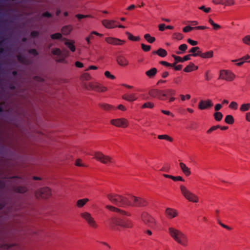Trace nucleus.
I'll use <instances>...</instances> for the list:
<instances>
[{
	"instance_id": "53",
	"label": "nucleus",
	"mask_w": 250,
	"mask_h": 250,
	"mask_svg": "<svg viewBox=\"0 0 250 250\" xmlns=\"http://www.w3.org/2000/svg\"><path fill=\"white\" fill-rule=\"evenodd\" d=\"M211 2L215 5L225 4L224 0H211Z\"/></svg>"
},
{
	"instance_id": "37",
	"label": "nucleus",
	"mask_w": 250,
	"mask_h": 250,
	"mask_svg": "<svg viewBox=\"0 0 250 250\" xmlns=\"http://www.w3.org/2000/svg\"><path fill=\"white\" fill-rule=\"evenodd\" d=\"M94 35L99 36L100 37H102L103 36V35L102 34L99 33L96 31H93L90 32L89 35H88L90 39L92 40L94 39Z\"/></svg>"
},
{
	"instance_id": "54",
	"label": "nucleus",
	"mask_w": 250,
	"mask_h": 250,
	"mask_svg": "<svg viewBox=\"0 0 250 250\" xmlns=\"http://www.w3.org/2000/svg\"><path fill=\"white\" fill-rule=\"evenodd\" d=\"M198 9L203 11L206 13H208L211 11V8L210 7H206L204 5L199 7Z\"/></svg>"
},
{
	"instance_id": "16",
	"label": "nucleus",
	"mask_w": 250,
	"mask_h": 250,
	"mask_svg": "<svg viewBox=\"0 0 250 250\" xmlns=\"http://www.w3.org/2000/svg\"><path fill=\"white\" fill-rule=\"evenodd\" d=\"M104 40L107 43L113 45H122L125 43L124 40L112 37H105Z\"/></svg>"
},
{
	"instance_id": "6",
	"label": "nucleus",
	"mask_w": 250,
	"mask_h": 250,
	"mask_svg": "<svg viewBox=\"0 0 250 250\" xmlns=\"http://www.w3.org/2000/svg\"><path fill=\"white\" fill-rule=\"evenodd\" d=\"M106 197L111 203L120 207H125V196L110 193L106 195Z\"/></svg>"
},
{
	"instance_id": "8",
	"label": "nucleus",
	"mask_w": 250,
	"mask_h": 250,
	"mask_svg": "<svg viewBox=\"0 0 250 250\" xmlns=\"http://www.w3.org/2000/svg\"><path fill=\"white\" fill-rule=\"evenodd\" d=\"M110 124L116 127L125 128L128 126L129 122L127 119L124 118H120L111 119Z\"/></svg>"
},
{
	"instance_id": "27",
	"label": "nucleus",
	"mask_w": 250,
	"mask_h": 250,
	"mask_svg": "<svg viewBox=\"0 0 250 250\" xmlns=\"http://www.w3.org/2000/svg\"><path fill=\"white\" fill-rule=\"evenodd\" d=\"M157 70L156 68H152L146 72V75L150 78H153L156 74Z\"/></svg>"
},
{
	"instance_id": "19",
	"label": "nucleus",
	"mask_w": 250,
	"mask_h": 250,
	"mask_svg": "<svg viewBox=\"0 0 250 250\" xmlns=\"http://www.w3.org/2000/svg\"><path fill=\"white\" fill-rule=\"evenodd\" d=\"M116 61L117 63L122 67H126L129 64L127 59L123 55H119L117 57Z\"/></svg>"
},
{
	"instance_id": "43",
	"label": "nucleus",
	"mask_w": 250,
	"mask_h": 250,
	"mask_svg": "<svg viewBox=\"0 0 250 250\" xmlns=\"http://www.w3.org/2000/svg\"><path fill=\"white\" fill-rule=\"evenodd\" d=\"M15 190L18 192L24 193L27 190V188L25 187L20 186V187H18L16 188L15 189Z\"/></svg>"
},
{
	"instance_id": "2",
	"label": "nucleus",
	"mask_w": 250,
	"mask_h": 250,
	"mask_svg": "<svg viewBox=\"0 0 250 250\" xmlns=\"http://www.w3.org/2000/svg\"><path fill=\"white\" fill-rule=\"evenodd\" d=\"M109 226L112 228L120 227L124 229L132 228V221L129 219H123L117 217H112L109 220Z\"/></svg>"
},
{
	"instance_id": "7",
	"label": "nucleus",
	"mask_w": 250,
	"mask_h": 250,
	"mask_svg": "<svg viewBox=\"0 0 250 250\" xmlns=\"http://www.w3.org/2000/svg\"><path fill=\"white\" fill-rule=\"evenodd\" d=\"M80 216L86 221L90 227L94 229L97 228L98 224L89 212L87 211H83L81 213Z\"/></svg>"
},
{
	"instance_id": "22",
	"label": "nucleus",
	"mask_w": 250,
	"mask_h": 250,
	"mask_svg": "<svg viewBox=\"0 0 250 250\" xmlns=\"http://www.w3.org/2000/svg\"><path fill=\"white\" fill-rule=\"evenodd\" d=\"M73 29V27L71 25L64 26L61 29L62 34L64 36H67L71 33Z\"/></svg>"
},
{
	"instance_id": "24",
	"label": "nucleus",
	"mask_w": 250,
	"mask_h": 250,
	"mask_svg": "<svg viewBox=\"0 0 250 250\" xmlns=\"http://www.w3.org/2000/svg\"><path fill=\"white\" fill-rule=\"evenodd\" d=\"M89 199L88 198H83L81 199L78 200L76 203V207L78 208H82L84 206L89 202Z\"/></svg>"
},
{
	"instance_id": "11",
	"label": "nucleus",
	"mask_w": 250,
	"mask_h": 250,
	"mask_svg": "<svg viewBox=\"0 0 250 250\" xmlns=\"http://www.w3.org/2000/svg\"><path fill=\"white\" fill-rule=\"evenodd\" d=\"M118 22L116 21L113 20L104 19L101 21V23L104 27L106 29H110L115 28L116 27L125 28V26L118 24Z\"/></svg>"
},
{
	"instance_id": "48",
	"label": "nucleus",
	"mask_w": 250,
	"mask_h": 250,
	"mask_svg": "<svg viewBox=\"0 0 250 250\" xmlns=\"http://www.w3.org/2000/svg\"><path fill=\"white\" fill-rule=\"evenodd\" d=\"M220 126L219 125H214V126H211L210 128H209L207 131V133L208 134H211L213 131L216 130V129H217L218 128H220Z\"/></svg>"
},
{
	"instance_id": "17",
	"label": "nucleus",
	"mask_w": 250,
	"mask_h": 250,
	"mask_svg": "<svg viewBox=\"0 0 250 250\" xmlns=\"http://www.w3.org/2000/svg\"><path fill=\"white\" fill-rule=\"evenodd\" d=\"M52 53L53 54L57 55L58 57L56 58V61L59 62H65V57L67 56L63 57L61 56L62 51L59 48H53L52 49Z\"/></svg>"
},
{
	"instance_id": "10",
	"label": "nucleus",
	"mask_w": 250,
	"mask_h": 250,
	"mask_svg": "<svg viewBox=\"0 0 250 250\" xmlns=\"http://www.w3.org/2000/svg\"><path fill=\"white\" fill-rule=\"evenodd\" d=\"M90 89L96 92L104 93L107 91V87L98 82H92L88 83Z\"/></svg>"
},
{
	"instance_id": "23",
	"label": "nucleus",
	"mask_w": 250,
	"mask_h": 250,
	"mask_svg": "<svg viewBox=\"0 0 250 250\" xmlns=\"http://www.w3.org/2000/svg\"><path fill=\"white\" fill-rule=\"evenodd\" d=\"M198 69V67L195 65L193 62H190L184 69V71L187 73L191 72L193 71L197 70Z\"/></svg>"
},
{
	"instance_id": "57",
	"label": "nucleus",
	"mask_w": 250,
	"mask_h": 250,
	"mask_svg": "<svg viewBox=\"0 0 250 250\" xmlns=\"http://www.w3.org/2000/svg\"><path fill=\"white\" fill-rule=\"evenodd\" d=\"M172 180L174 181H182L184 182L185 180L183 178L180 176H172Z\"/></svg>"
},
{
	"instance_id": "33",
	"label": "nucleus",
	"mask_w": 250,
	"mask_h": 250,
	"mask_svg": "<svg viewBox=\"0 0 250 250\" xmlns=\"http://www.w3.org/2000/svg\"><path fill=\"white\" fill-rule=\"evenodd\" d=\"M154 104L153 103L151 102H147L143 104L141 107L142 109L150 108L152 109L154 107Z\"/></svg>"
},
{
	"instance_id": "58",
	"label": "nucleus",
	"mask_w": 250,
	"mask_h": 250,
	"mask_svg": "<svg viewBox=\"0 0 250 250\" xmlns=\"http://www.w3.org/2000/svg\"><path fill=\"white\" fill-rule=\"evenodd\" d=\"M141 48L144 51H148L150 50L151 46L150 45H146L144 43L141 44Z\"/></svg>"
},
{
	"instance_id": "63",
	"label": "nucleus",
	"mask_w": 250,
	"mask_h": 250,
	"mask_svg": "<svg viewBox=\"0 0 250 250\" xmlns=\"http://www.w3.org/2000/svg\"><path fill=\"white\" fill-rule=\"evenodd\" d=\"M187 42L188 43H189L190 44L193 46L196 45L198 44V42L197 41H193L190 39H188L187 40Z\"/></svg>"
},
{
	"instance_id": "46",
	"label": "nucleus",
	"mask_w": 250,
	"mask_h": 250,
	"mask_svg": "<svg viewBox=\"0 0 250 250\" xmlns=\"http://www.w3.org/2000/svg\"><path fill=\"white\" fill-rule=\"evenodd\" d=\"M62 34L60 33H57L53 34H52L50 36L52 40H59L62 39Z\"/></svg>"
},
{
	"instance_id": "31",
	"label": "nucleus",
	"mask_w": 250,
	"mask_h": 250,
	"mask_svg": "<svg viewBox=\"0 0 250 250\" xmlns=\"http://www.w3.org/2000/svg\"><path fill=\"white\" fill-rule=\"evenodd\" d=\"M100 107L101 108H102L104 110H106V111H110L114 110L115 108L112 105L107 104H103L100 105Z\"/></svg>"
},
{
	"instance_id": "30",
	"label": "nucleus",
	"mask_w": 250,
	"mask_h": 250,
	"mask_svg": "<svg viewBox=\"0 0 250 250\" xmlns=\"http://www.w3.org/2000/svg\"><path fill=\"white\" fill-rule=\"evenodd\" d=\"M125 34L127 35L128 39L130 41L137 42L140 40V38L139 36H134L128 32H126Z\"/></svg>"
},
{
	"instance_id": "9",
	"label": "nucleus",
	"mask_w": 250,
	"mask_h": 250,
	"mask_svg": "<svg viewBox=\"0 0 250 250\" xmlns=\"http://www.w3.org/2000/svg\"><path fill=\"white\" fill-rule=\"evenodd\" d=\"M51 195V190L48 187L41 188L35 192V196L38 199H47Z\"/></svg>"
},
{
	"instance_id": "21",
	"label": "nucleus",
	"mask_w": 250,
	"mask_h": 250,
	"mask_svg": "<svg viewBox=\"0 0 250 250\" xmlns=\"http://www.w3.org/2000/svg\"><path fill=\"white\" fill-rule=\"evenodd\" d=\"M122 98L123 99L128 102H133L138 99V97L135 93L124 94Z\"/></svg>"
},
{
	"instance_id": "25",
	"label": "nucleus",
	"mask_w": 250,
	"mask_h": 250,
	"mask_svg": "<svg viewBox=\"0 0 250 250\" xmlns=\"http://www.w3.org/2000/svg\"><path fill=\"white\" fill-rule=\"evenodd\" d=\"M188 52L192 53L190 54L192 56L196 57L200 56L201 50H200V48L199 47L196 46L192 47Z\"/></svg>"
},
{
	"instance_id": "52",
	"label": "nucleus",
	"mask_w": 250,
	"mask_h": 250,
	"mask_svg": "<svg viewBox=\"0 0 250 250\" xmlns=\"http://www.w3.org/2000/svg\"><path fill=\"white\" fill-rule=\"evenodd\" d=\"M229 108L233 109V110H236L238 108V104L236 102H231L229 105Z\"/></svg>"
},
{
	"instance_id": "1",
	"label": "nucleus",
	"mask_w": 250,
	"mask_h": 250,
	"mask_svg": "<svg viewBox=\"0 0 250 250\" xmlns=\"http://www.w3.org/2000/svg\"><path fill=\"white\" fill-rule=\"evenodd\" d=\"M167 233L172 240L180 246L186 247L188 245L189 240L187 235L175 226H169Z\"/></svg>"
},
{
	"instance_id": "3",
	"label": "nucleus",
	"mask_w": 250,
	"mask_h": 250,
	"mask_svg": "<svg viewBox=\"0 0 250 250\" xmlns=\"http://www.w3.org/2000/svg\"><path fill=\"white\" fill-rule=\"evenodd\" d=\"M179 190L181 195L188 202L193 203L199 202V197L190 191L186 186L184 185H180Z\"/></svg>"
},
{
	"instance_id": "18",
	"label": "nucleus",
	"mask_w": 250,
	"mask_h": 250,
	"mask_svg": "<svg viewBox=\"0 0 250 250\" xmlns=\"http://www.w3.org/2000/svg\"><path fill=\"white\" fill-rule=\"evenodd\" d=\"M64 44L72 52H74L76 51L75 41L73 40L63 38Z\"/></svg>"
},
{
	"instance_id": "40",
	"label": "nucleus",
	"mask_w": 250,
	"mask_h": 250,
	"mask_svg": "<svg viewBox=\"0 0 250 250\" xmlns=\"http://www.w3.org/2000/svg\"><path fill=\"white\" fill-rule=\"evenodd\" d=\"M225 121L227 124L231 125L234 123V119L231 115H229L226 116Z\"/></svg>"
},
{
	"instance_id": "50",
	"label": "nucleus",
	"mask_w": 250,
	"mask_h": 250,
	"mask_svg": "<svg viewBox=\"0 0 250 250\" xmlns=\"http://www.w3.org/2000/svg\"><path fill=\"white\" fill-rule=\"evenodd\" d=\"M167 96L165 90H159L158 98L160 100H163L164 97Z\"/></svg>"
},
{
	"instance_id": "44",
	"label": "nucleus",
	"mask_w": 250,
	"mask_h": 250,
	"mask_svg": "<svg viewBox=\"0 0 250 250\" xmlns=\"http://www.w3.org/2000/svg\"><path fill=\"white\" fill-rule=\"evenodd\" d=\"M159 90L152 89L149 92V94L152 97H158Z\"/></svg>"
},
{
	"instance_id": "49",
	"label": "nucleus",
	"mask_w": 250,
	"mask_h": 250,
	"mask_svg": "<svg viewBox=\"0 0 250 250\" xmlns=\"http://www.w3.org/2000/svg\"><path fill=\"white\" fill-rule=\"evenodd\" d=\"M104 75L106 78L110 80H114L115 79V77L111 74L110 72L108 71H106L104 73Z\"/></svg>"
},
{
	"instance_id": "26",
	"label": "nucleus",
	"mask_w": 250,
	"mask_h": 250,
	"mask_svg": "<svg viewBox=\"0 0 250 250\" xmlns=\"http://www.w3.org/2000/svg\"><path fill=\"white\" fill-rule=\"evenodd\" d=\"M213 52L212 50H209L205 53H202L201 51L200 54V56L201 58L203 59H209L213 57Z\"/></svg>"
},
{
	"instance_id": "35",
	"label": "nucleus",
	"mask_w": 250,
	"mask_h": 250,
	"mask_svg": "<svg viewBox=\"0 0 250 250\" xmlns=\"http://www.w3.org/2000/svg\"><path fill=\"white\" fill-rule=\"evenodd\" d=\"M144 38L149 43H152L155 41V38L151 37L150 34H146L144 35Z\"/></svg>"
},
{
	"instance_id": "20",
	"label": "nucleus",
	"mask_w": 250,
	"mask_h": 250,
	"mask_svg": "<svg viewBox=\"0 0 250 250\" xmlns=\"http://www.w3.org/2000/svg\"><path fill=\"white\" fill-rule=\"evenodd\" d=\"M179 167L183 173L187 177L190 176L191 174V171L189 167H188L183 162L179 163Z\"/></svg>"
},
{
	"instance_id": "61",
	"label": "nucleus",
	"mask_w": 250,
	"mask_h": 250,
	"mask_svg": "<svg viewBox=\"0 0 250 250\" xmlns=\"http://www.w3.org/2000/svg\"><path fill=\"white\" fill-rule=\"evenodd\" d=\"M76 17L79 19H81L85 18H92V16H91L90 15H81V14H77L76 15Z\"/></svg>"
},
{
	"instance_id": "47",
	"label": "nucleus",
	"mask_w": 250,
	"mask_h": 250,
	"mask_svg": "<svg viewBox=\"0 0 250 250\" xmlns=\"http://www.w3.org/2000/svg\"><path fill=\"white\" fill-rule=\"evenodd\" d=\"M180 98L182 102H184L186 100H189L190 99L191 96L188 94L186 95L180 94Z\"/></svg>"
},
{
	"instance_id": "55",
	"label": "nucleus",
	"mask_w": 250,
	"mask_h": 250,
	"mask_svg": "<svg viewBox=\"0 0 250 250\" xmlns=\"http://www.w3.org/2000/svg\"><path fill=\"white\" fill-rule=\"evenodd\" d=\"M166 93L167 95L173 96L175 94V91L172 89H167L165 90Z\"/></svg>"
},
{
	"instance_id": "4",
	"label": "nucleus",
	"mask_w": 250,
	"mask_h": 250,
	"mask_svg": "<svg viewBox=\"0 0 250 250\" xmlns=\"http://www.w3.org/2000/svg\"><path fill=\"white\" fill-rule=\"evenodd\" d=\"M125 197V206L144 207L146 205V201L140 197L132 195H127Z\"/></svg>"
},
{
	"instance_id": "28",
	"label": "nucleus",
	"mask_w": 250,
	"mask_h": 250,
	"mask_svg": "<svg viewBox=\"0 0 250 250\" xmlns=\"http://www.w3.org/2000/svg\"><path fill=\"white\" fill-rule=\"evenodd\" d=\"M157 137L160 140H165L169 142H172L173 141L171 137L167 134L159 135Z\"/></svg>"
},
{
	"instance_id": "42",
	"label": "nucleus",
	"mask_w": 250,
	"mask_h": 250,
	"mask_svg": "<svg viewBox=\"0 0 250 250\" xmlns=\"http://www.w3.org/2000/svg\"><path fill=\"white\" fill-rule=\"evenodd\" d=\"M184 36L182 34L180 33H174L172 35V38L177 40H181L183 39Z\"/></svg>"
},
{
	"instance_id": "15",
	"label": "nucleus",
	"mask_w": 250,
	"mask_h": 250,
	"mask_svg": "<svg viewBox=\"0 0 250 250\" xmlns=\"http://www.w3.org/2000/svg\"><path fill=\"white\" fill-rule=\"evenodd\" d=\"M165 214L167 218L172 219L177 217L179 215V212L174 208H167L165 209Z\"/></svg>"
},
{
	"instance_id": "51",
	"label": "nucleus",
	"mask_w": 250,
	"mask_h": 250,
	"mask_svg": "<svg viewBox=\"0 0 250 250\" xmlns=\"http://www.w3.org/2000/svg\"><path fill=\"white\" fill-rule=\"evenodd\" d=\"M117 212L119 213L121 215L123 216H130L131 213L130 212L127 211L126 210H122L119 208V211H118Z\"/></svg>"
},
{
	"instance_id": "34",
	"label": "nucleus",
	"mask_w": 250,
	"mask_h": 250,
	"mask_svg": "<svg viewBox=\"0 0 250 250\" xmlns=\"http://www.w3.org/2000/svg\"><path fill=\"white\" fill-rule=\"evenodd\" d=\"M250 109V103H247V104H242L240 107V110L241 112H245L249 110Z\"/></svg>"
},
{
	"instance_id": "64",
	"label": "nucleus",
	"mask_w": 250,
	"mask_h": 250,
	"mask_svg": "<svg viewBox=\"0 0 250 250\" xmlns=\"http://www.w3.org/2000/svg\"><path fill=\"white\" fill-rule=\"evenodd\" d=\"M250 59V55L247 54L241 58L238 59V61H243L244 60L245 62H247L248 60Z\"/></svg>"
},
{
	"instance_id": "5",
	"label": "nucleus",
	"mask_w": 250,
	"mask_h": 250,
	"mask_svg": "<svg viewBox=\"0 0 250 250\" xmlns=\"http://www.w3.org/2000/svg\"><path fill=\"white\" fill-rule=\"evenodd\" d=\"M94 158L100 162L107 165H111L115 163L114 159L108 155L98 151L94 154Z\"/></svg>"
},
{
	"instance_id": "62",
	"label": "nucleus",
	"mask_w": 250,
	"mask_h": 250,
	"mask_svg": "<svg viewBox=\"0 0 250 250\" xmlns=\"http://www.w3.org/2000/svg\"><path fill=\"white\" fill-rule=\"evenodd\" d=\"M75 165L79 167H83V161L82 160L78 159H77L75 161Z\"/></svg>"
},
{
	"instance_id": "39",
	"label": "nucleus",
	"mask_w": 250,
	"mask_h": 250,
	"mask_svg": "<svg viewBox=\"0 0 250 250\" xmlns=\"http://www.w3.org/2000/svg\"><path fill=\"white\" fill-rule=\"evenodd\" d=\"M242 42L247 45H250V35L245 36L242 39Z\"/></svg>"
},
{
	"instance_id": "56",
	"label": "nucleus",
	"mask_w": 250,
	"mask_h": 250,
	"mask_svg": "<svg viewBox=\"0 0 250 250\" xmlns=\"http://www.w3.org/2000/svg\"><path fill=\"white\" fill-rule=\"evenodd\" d=\"M172 57L174 58L175 60V64L178 62H183L182 58L180 56H176L175 55H172Z\"/></svg>"
},
{
	"instance_id": "59",
	"label": "nucleus",
	"mask_w": 250,
	"mask_h": 250,
	"mask_svg": "<svg viewBox=\"0 0 250 250\" xmlns=\"http://www.w3.org/2000/svg\"><path fill=\"white\" fill-rule=\"evenodd\" d=\"M160 63L165 66H167V67H169V66H174V65L175 64V63H169L166 61H161L160 62Z\"/></svg>"
},
{
	"instance_id": "36",
	"label": "nucleus",
	"mask_w": 250,
	"mask_h": 250,
	"mask_svg": "<svg viewBox=\"0 0 250 250\" xmlns=\"http://www.w3.org/2000/svg\"><path fill=\"white\" fill-rule=\"evenodd\" d=\"M187 48H188V46L187 44H182L179 46V50H180V51L176 52V53L177 54H182L183 52L186 51V50L187 49Z\"/></svg>"
},
{
	"instance_id": "60",
	"label": "nucleus",
	"mask_w": 250,
	"mask_h": 250,
	"mask_svg": "<svg viewBox=\"0 0 250 250\" xmlns=\"http://www.w3.org/2000/svg\"><path fill=\"white\" fill-rule=\"evenodd\" d=\"M193 29H194V27H192L189 26H187L183 28V31L184 32L187 33L190 32Z\"/></svg>"
},
{
	"instance_id": "29",
	"label": "nucleus",
	"mask_w": 250,
	"mask_h": 250,
	"mask_svg": "<svg viewBox=\"0 0 250 250\" xmlns=\"http://www.w3.org/2000/svg\"><path fill=\"white\" fill-rule=\"evenodd\" d=\"M153 54H157L160 57H164L167 55V52L164 49L159 48L158 50L154 51Z\"/></svg>"
},
{
	"instance_id": "32",
	"label": "nucleus",
	"mask_w": 250,
	"mask_h": 250,
	"mask_svg": "<svg viewBox=\"0 0 250 250\" xmlns=\"http://www.w3.org/2000/svg\"><path fill=\"white\" fill-rule=\"evenodd\" d=\"M208 21L209 24L212 25L213 29L217 30L221 28V26L220 25L215 23L211 19L209 18Z\"/></svg>"
},
{
	"instance_id": "13",
	"label": "nucleus",
	"mask_w": 250,
	"mask_h": 250,
	"mask_svg": "<svg viewBox=\"0 0 250 250\" xmlns=\"http://www.w3.org/2000/svg\"><path fill=\"white\" fill-rule=\"evenodd\" d=\"M213 105V102L210 99L201 100L199 102L198 108L201 110L208 109L212 107Z\"/></svg>"
},
{
	"instance_id": "41",
	"label": "nucleus",
	"mask_w": 250,
	"mask_h": 250,
	"mask_svg": "<svg viewBox=\"0 0 250 250\" xmlns=\"http://www.w3.org/2000/svg\"><path fill=\"white\" fill-rule=\"evenodd\" d=\"M224 5L226 6H232L236 4L235 0H224Z\"/></svg>"
},
{
	"instance_id": "38",
	"label": "nucleus",
	"mask_w": 250,
	"mask_h": 250,
	"mask_svg": "<svg viewBox=\"0 0 250 250\" xmlns=\"http://www.w3.org/2000/svg\"><path fill=\"white\" fill-rule=\"evenodd\" d=\"M105 208L106 209H107L110 211H112V212H117L118 211H119V208H116L114 206H111V205H105Z\"/></svg>"
},
{
	"instance_id": "12",
	"label": "nucleus",
	"mask_w": 250,
	"mask_h": 250,
	"mask_svg": "<svg viewBox=\"0 0 250 250\" xmlns=\"http://www.w3.org/2000/svg\"><path fill=\"white\" fill-rule=\"evenodd\" d=\"M236 76L235 75L229 70H222L220 71L219 79L231 82L233 81Z\"/></svg>"
},
{
	"instance_id": "45",
	"label": "nucleus",
	"mask_w": 250,
	"mask_h": 250,
	"mask_svg": "<svg viewBox=\"0 0 250 250\" xmlns=\"http://www.w3.org/2000/svg\"><path fill=\"white\" fill-rule=\"evenodd\" d=\"M214 117L216 121H220L223 118V114L220 112H216L214 114Z\"/></svg>"
},
{
	"instance_id": "14",
	"label": "nucleus",
	"mask_w": 250,
	"mask_h": 250,
	"mask_svg": "<svg viewBox=\"0 0 250 250\" xmlns=\"http://www.w3.org/2000/svg\"><path fill=\"white\" fill-rule=\"evenodd\" d=\"M141 219L144 223L148 226L152 227L155 224V219L147 212H144L142 213Z\"/></svg>"
}]
</instances>
